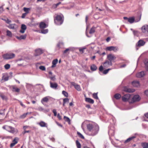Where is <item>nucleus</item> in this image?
<instances>
[{
  "label": "nucleus",
  "instance_id": "51",
  "mask_svg": "<svg viewBox=\"0 0 148 148\" xmlns=\"http://www.w3.org/2000/svg\"><path fill=\"white\" fill-rule=\"evenodd\" d=\"M71 50V47L66 49L64 51V53H66L68 51Z\"/></svg>",
  "mask_w": 148,
  "mask_h": 148
},
{
  "label": "nucleus",
  "instance_id": "41",
  "mask_svg": "<svg viewBox=\"0 0 148 148\" xmlns=\"http://www.w3.org/2000/svg\"><path fill=\"white\" fill-rule=\"evenodd\" d=\"M97 93H94L92 95V97H93L95 99H98V97L97 96Z\"/></svg>",
  "mask_w": 148,
  "mask_h": 148
},
{
  "label": "nucleus",
  "instance_id": "35",
  "mask_svg": "<svg viewBox=\"0 0 148 148\" xmlns=\"http://www.w3.org/2000/svg\"><path fill=\"white\" fill-rule=\"evenodd\" d=\"M96 29V27H92L89 32V33L90 34L94 33L95 31V30Z\"/></svg>",
  "mask_w": 148,
  "mask_h": 148
},
{
  "label": "nucleus",
  "instance_id": "60",
  "mask_svg": "<svg viewBox=\"0 0 148 148\" xmlns=\"http://www.w3.org/2000/svg\"><path fill=\"white\" fill-rule=\"evenodd\" d=\"M49 110V109H44V110L43 111V112L45 113H46L47 112H48Z\"/></svg>",
  "mask_w": 148,
  "mask_h": 148
},
{
  "label": "nucleus",
  "instance_id": "34",
  "mask_svg": "<svg viewBox=\"0 0 148 148\" xmlns=\"http://www.w3.org/2000/svg\"><path fill=\"white\" fill-rule=\"evenodd\" d=\"M114 97L117 100L119 99L121 97V95L119 93L116 94L114 96Z\"/></svg>",
  "mask_w": 148,
  "mask_h": 148
},
{
  "label": "nucleus",
  "instance_id": "31",
  "mask_svg": "<svg viewBox=\"0 0 148 148\" xmlns=\"http://www.w3.org/2000/svg\"><path fill=\"white\" fill-rule=\"evenodd\" d=\"M97 69V67L96 65L94 64L90 66V69L92 71H96Z\"/></svg>",
  "mask_w": 148,
  "mask_h": 148
},
{
  "label": "nucleus",
  "instance_id": "47",
  "mask_svg": "<svg viewBox=\"0 0 148 148\" xmlns=\"http://www.w3.org/2000/svg\"><path fill=\"white\" fill-rule=\"evenodd\" d=\"M0 96L3 100H4L6 99V97L3 94H0Z\"/></svg>",
  "mask_w": 148,
  "mask_h": 148
},
{
  "label": "nucleus",
  "instance_id": "45",
  "mask_svg": "<svg viewBox=\"0 0 148 148\" xmlns=\"http://www.w3.org/2000/svg\"><path fill=\"white\" fill-rule=\"evenodd\" d=\"M62 94L66 97H67L68 96V93L65 91H62Z\"/></svg>",
  "mask_w": 148,
  "mask_h": 148
},
{
  "label": "nucleus",
  "instance_id": "22",
  "mask_svg": "<svg viewBox=\"0 0 148 148\" xmlns=\"http://www.w3.org/2000/svg\"><path fill=\"white\" fill-rule=\"evenodd\" d=\"M138 134L137 133H136L135 134V135L133 136L132 137H130L128 138H127L126 140L124 141V143H126L129 142H130V140H132L133 139L135 138L136 137V136H135L136 135H137Z\"/></svg>",
  "mask_w": 148,
  "mask_h": 148
},
{
  "label": "nucleus",
  "instance_id": "10",
  "mask_svg": "<svg viewBox=\"0 0 148 148\" xmlns=\"http://www.w3.org/2000/svg\"><path fill=\"white\" fill-rule=\"evenodd\" d=\"M103 65L104 67H108L110 65L112 66V63L111 61L106 60L103 63Z\"/></svg>",
  "mask_w": 148,
  "mask_h": 148
},
{
  "label": "nucleus",
  "instance_id": "20",
  "mask_svg": "<svg viewBox=\"0 0 148 148\" xmlns=\"http://www.w3.org/2000/svg\"><path fill=\"white\" fill-rule=\"evenodd\" d=\"M38 124L42 127H47V124L43 121H41Z\"/></svg>",
  "mask_w": 148,
  "mask_h": 148
},
{
  "label": "nucleus",
  "instance_id": "53",
  "mask_svg": "<svg viewBox=\"0 0 148 148\" xmlns=\"http://www.w3.org/2000/svg\"><path fill=\"white\" fill-rule=\"evenodd\" d=\"M38 110L40 111H43L44 110V108L41 107L39 106L38 108Z\"/></svg>",
  "mask_w": 148,
  "mask_h": 148
},
{
  "label": "nucleus",
  "instance_id": "55",
  "mask_svg": "<svg viewBox=\"0 0 148 148\" xmlns=\"http://www.w3.org/2000/svg\"><path fill=\"white\" fill-rule=\"evenodd\" d=\"M27 14L26 13H25L23 14L21 16V18H24Z\"/></svg>",
  "mask_w": 148,
  "mask_h": 148
},
{
  "label": "nucleus",
  "instance_id": "48",
  "mask_svg": "<svg viewBox=\"0 0 148 148\" xmlns=\"http://www.w3.org/2000/svg\"><path fill=\"white\" fill-rule=\"evenodd\" d=\"M49 138L52 142H55V139L54 137H50Z\"/></svg>",
  "mask_w": 148,
  "mask_h": 148
},
{
  "label": "nucleus",
  "instance_id": "59",
  "mask_svg": "<svg viewBox=\"0 0 148 148\" xmlns=\"http://www.w3.org/2000/svg\"><path fill=\"white\" fill-rule=\"evenodd\" d=\"M5 21L8 24H9L10 23H11V21L9 20L8 19H7L5 20Z\"/></svg>",
  "mask_w": 148,
  "mask_h": 148
},
{
  "label": "nucleus",
  "instance_id": "6",
  "mask_svg": "<svg viewBox=\"0 0 148 148\" xmlns=\"http://www.w3.org/2000/svg\"><path fill=\"white\" fill-rule=\"evenodd\" d=\"M145 43V42L143 40H139L138 42L136 44V49L137 50L138 48L137 47H140L143 46Z\"/></svg>",
  "mask_w": 148,
  "mask_h": 148
},
{
  "label": "nucleus",
  "instance_id": "50",
  "mask_svg": "<svg viewBox=\"0 0 148 148\" xmlns=\"http://www.w3.org/2000/svg\"><path fill=\"white\" fill-rule=\"evenodd\" d=\"M69 99L65 98L63 100V102H64V103H66V102H69Z\"/></svg>",
  "mask_w": 148,
  "mask_h": 148
},
{
  "label": "nucleus",
  "instance_id": "42",
  "mask_svg": "<svg viewBox=\"0 0 148 148\" xmlns=\"http://www.w3.org/2000/svg\"><path fill=\"white\" fill-rule=\"evenodd\" d=\"M48 29H42L41 30V33L43 34H46L48 32Z\"/></svg>",
  "mask_w": 148,
  "mask_h": 148
},
{
  "label": "nucleus",
  "instance_id": "56",
  "mask_svg": "<svg viewBox=\"0 0 148 148\" xmlns=\"http://www.w3.org/2000/svg\"><path fill=\"white\" fill-rule=\"evenodd\" d=\"M103 68L102 65H101L99 68V70L100 71H102L103 70Z\"/></svg>",
  "mask_w": 148,
  "mask_h": 148
},
{
  "label": "nucleus",
  "instance_id": "13",
  "mask_svg": "<svg viewBox=\"0 0 148 148\" xmlns=\"http://www.w3.org/2000/svg\"><path fill=\"white\" fill-rule=\"evenodd\" d=\"M50 87L53 89H56L58 87V84L56 83H53L51 81L50 82Z\"/></svg>",
  "mask_w": 148,
  "mask_h": 148
},
{
  "label": "nucleus",
  "instance_id": "3",
  "mask_svg": "<svg viewBox=\"0 0 148 148\" xmlns=\"http://www.w3.org/2000/svg\"><path fill=\"white\" fill-rule=\"evenodd\" d=\"M15 56V54L13 53H7L3 56V58L5 59H9L13 58Z\"/></svg>",
  "mask_w": 148,
  "mask_h": 148
},
{
  "label": "nucleus",
  "instance_id": "61",
  "mask_svg": "<svg viewBox=\"0 0 148 148\" xmlns=\"http://www.w3.org/2000/svg\"><path fill=\"white\" fill-rule=\"evenodd\" d=\"M30 132V131L29 130L26 131L25 130H24V131L23 132V134H24L26 133H29Z\"/></svg>",
  "mask_w": 148,
  "mask_h": 148
},
{
  "label": "nucleus",
  "instance_id": "30",
  "mask_svg": "<svg viewBox=\"0 0 148 148\" xmlns=\"http://www.w3.org/2000/svg\"><path fill=\"white\" fill-rule=\"evenodd\" d=\"M47 78H49L51 80V81H54L56 80L55 75H49L47 77Z\"/></svg>",
  "mask_w": 148,
  "mask_h": 148
},
{
  "label": "nucleus",
  "instance_id": "57",
  "mask_svg": "<svg viewBox=\"0 0 148 148\" xmlns=\"http://www.w3.org/2000/svg\"><path fill=\"white\" fill-rule=\"evenodd\" d=\"M28 114V113H26L24 114L23 115L21 116V117L22 118H24Z\"/></svg>",
  "mask_w": 148,
  "mask_h": 148
},
{
  "label": "nucleus",
  "instance_id": "40",
  "mask_svg": "<svg viewBox=\"0 0 148 148\" xmlns=\"http://www.w3.org/2000/svg\"><path fill=\"white\" fill-rule=\"evenodd\" d=\"M111 69H106L103 71V73L104 74H106L108 73L109 71L111 70Z\"/></svg>",
  "mask_w": 148,
  "mask_h": 148
},
{
  "label": "nucleus",
  "instance_id": "18",
  "mask_svg": "<svg viewBox=\"0 0 148 148\" xmlns=\"http://www.w3.org/2000/svg\"><path fill=\"white\" fill-rule=\"evenodd\" d=\"M21 30L20 31V32L22 34L24 33L25 30L27 29L26 25L24 24H22L21 27Z\"/></svg>",
  "mask_w": 148,
  "mask_h": 148
},
{
  "label": "nucleus",
  "instance_id": "26",
  "mask_svg": "<svg viewBox=\"0 0 148 148\" xmlns=\"http://www.w3.org/2000/svg\"><path fill=\"white\" fill-rule=\"evenodd\" d=\"M18 143V140L16 139V138H15L13 140L12 143L10 145V147H12L14 146Z\"/></svg>",
  "mask_w": 148,
  "mask_h": 148
},
{
  "label": "nucleus",
  "instance_id": "21",
  "mask_svg": "<svg viewBox=\"0 0 148 148\" xmlns=\"http://www.w3.org/2000/svg\"><path fill=\"white\" fill-rule=\"evenodd\" d=\"M71 84L74 86L75 88L78 91H80L81 90V88L79 85L75 84L74 82H72Z\"/></svg>",
  "mask_w": 148,
  "mask_h": 148
},
{
  "label": "nucleus",
  "instance_id": "25",
  "mask_svg": "<svg viewBox=\"0 0 148 148\" xmlns=\"http://www.w3.org/2000/svg\"><path fill=\"white\" fill-rule=\"evenodd\" d=\"M132 85L135 87H138L139 86V83L138 81H134L132 82Z\"/></svg>",
  "mask_w": 148,
  "mask_h": 148
},
{
  "label": "nucleus",
  "instance_id": "17",
  "mask_svg": "<svg viewBox=\"0 0 148 148\" xmlns=\"http://www.w3.org/2000/svg\"><path fill=\"white\" fill-rule=\"evenodd\" d=\"M36 53L35 55L36 56H37L40 55L43 53V51L40 49H38L35 50Z\"/></svg>",
  "mask_w": 148,
  "mask_h": 148
},
{
  "label": "nucleus",
  "instance_id": "49",
  "mask_svg": "<svg viewBox=\"0 0 148 148\" xmlns=\"http://www.w3.org/2000/svg\"><path fill=\"white\" fill-rule=\"evenodd\" d=\"M133 34L134 36H138V32L137 31H133Z\"/></svg>",
  "mask_w": 148,
  "mask_h": 148
},
{
  "label": "nucleus",
  "instance_id": "16",
  "mask_svg": "<svg viewBox=\"0 0 148 148\" xmlns=\"http://www.w3.org/2000/svg\"><path fill=\"white\" fill-rule=\"evenodd\" d=\"M7 127V128L6 130L10 132L13 133L15 132L14 129L13 127L10 126H8V127Z\"/></svg>",
  "mask_w": 148,
  "mask_h": 148
},
{
  "label": "nucleus",
  "instance_id": "37",
  "mask_svg": "<svg viewBox=\"0 0 148 148\" xmlns=\"http://www.w3.org/2000/svg\"><path fill=\"white\" fill-rule=\"evenodd\" d=\"M7 35L10 37L12 36V34L11 32L9 30H7L6 31Z\"/></svg>",
  "mask_w": 148,
  "mask_h": 148
},
{
  "label": "nucleus",
  "instance_id": "54",
  "mask_svg": "<svg viewBox=\"0 0 148 148\" xmlns=\"http://www.w3.org/2000/svg\"><path fill=\"white\" fill-rule=\"evenodd\" d=\"M53 112L54 113V116H57V112L56 110L55 109H53Z\"/></svg>",
  "mask_w": 148,
  "mask_h": 148
},
{
  "label": "nucleus",
  "instance_id": "58",
  "mask_svg": "<svg viewBox=\"0 0 148 148\" xmlns=\"http://www.w3.org/2000/svg\"><path fill=\"white\" fill-rule=\"evenodd\" d=\"M3 11V9L2 6L0 7V13H2Z\"/></svg>",
  "mask_w": 148,
  "mask_h": 148
},
{
  "label": "nucleus",
  "instance_id": "32",
  "mask_svg": "<svg viewBox=\"0 0 148 148\" xmlns=\"http://www.w3.org/2000/svg\"><path fill=\"white\" fill-rule=\"evenodd\" d=\"M15 24H10L9 25L7 26V27L9 29H15Z\"/></svg>",
  "mask_w": 148,
  "mask_h": 148
},
{
  "label": "nucleus",
  "instance_id": "39",
  "mask_svg": "<svg viewBox=\"0 0 148 148\" xmlns=\"http://www.w3.org/2000/svg\"><path fill=\"white\" fill-rule=\"evenodd\" d=\"M64 119L66 121L68 122L69 124L70 123V119L69 118L65 116H64Z\"/></svg>",
  "mask_w": 148,
  "mask_h": 148
},
{
  "label": "nucleus",
  "instance_id": "29",
  "mask_svg": "<svg viewBox=\"0 0 148 148\" xmlns=\"http://www.w3.org/2000/svg\"><path fill=\"white\" fill-rule=\"evenodd\" d=\"M58 60L57 59H55L52 62V65L51 67L52 68H53L55 67L56 66V65L57 63H58Z\"/></svg>",
  "mask_w": 148,
  "mask_h": 148
},
{
  "label": "nucleus",
  "instance_id": "63",
  "mask_svg": "<svg viewBox=\"0 0 148 148\" xmlns=\"http://www.w3.org/2000/svg\"><path fill=\"white\" fill-rule=\"evenodd\" d=\"M145 94L147 97H148V90H145Z\"/></svg>",
  "mask_w": 148,
  "mask_h": 148
},
{
  "label": "nucleus",
  "instance_id": "46",
  "mask_svg": "<svg viewBox=\"0 0 148 148\" xmlns=\"http://www.w3.org/2000/svg\"><path fill=\"white\" fill-rule=\"evenodd\" d=\"M4 68L6 69H8L10 68V65L9 64H6L4 66Z\"/></svg>",
  "mask_w": 148,
  "mask_h": 148
},
{
  "label": "nucleus",
  "instance_id": "62",
  "mask_svg": "<svg viewBox=\"0 0 148 148\" xmlns=\"http://www.w3.org/2000/svg\"><path fill=\"white\" fill-rule=\"evenodd\" d=\"M112 119L113 122V124H115V122H116V120L113 117L112 118Z\"/></svg>",
  "mask_w": 148,
  "mask_h": 148
},
{
  "label": "nucleus",
  "instance_id": "27",
  "mask_svg": "<svg viewBox=\"0 0 148 148\" xmlns=\"http://www.w3.org/2000/svg\"><path fill=\"white\" fill-rule=\"evenodd\" d=\"M11 87L12 88V91L13 92H19L20 91L19 88H17L15 86H11Z\"/></svg>",
  "mask_w": 148,
  "mask_h": 148
},
{
  "label": "nucleus",
  "instance_id": "36",
  "mask_svg": "<svg viewBox=\"0 0 148 148\" xmlns=\"http://www.w3.org/2000/svg\"><path fill=\"white\" fill-rule=\"evenodd\" d=\"M30 8H24L23 10L25 12V13L27 14L29 12Z\"/></svg>",
  "mask_w": 148,
  "mask_h": 148
},
{
  "label": "nucleus",
  "instance_id": "7",
  "mask_svg": "<svg viewBox=\"0 0 148 148\" xmlns=\"http://www.w3.org/2000/svg\"><path fill=\"white\" fill-rule=\"evenodd\" d=\"M140 17H139L138 19H135L133 17H130L128 19V21L130 23H133L135 21V22H138L140 19Z\"/></svg>",
  "mask_w": 148,
  "mask_h": 148
},
{
  "label": "nucleus",
  "instance_id": "52",
  "mask_svg": "<svg viewBox=\"0 0 148 148\" xmlns=\"http://www.w3.org/2000/svg\"><path fill=\"white\" fill-rule=\"evenodd\" d=\"M145 68L147 71H148V62H147L145 63Z\"/></svg>",
  "mask_w": 148,
  "mask_h": 148
},
{
  "label": "nucleus",
  "instance_id": "1",
  "mask_svg": "<svg viewBox=\"0 0 148 148\" xmlns=\"http://www.w3.org/2000/svg\"><path fill=\"white\" fill-rule=\"evenodd\" d=\"M87 127L90 132V135L92 136L97 134L99 130V127L97 124H88L87 125Z\"/></svg>",
  "mask_w": 148,
  "mask_h": 148
},
{
  "label": "nucleus",
  "instance_id": "8",
  "mask_svg": "<svg viewBox=\"0 0 148 148\" xmlns=\"http://www.w3.org/2000/svg\"><path fill=\"white\" fill-rule=\"evenodd\" d=\"M130 96V95L129 94H126L122 97V100L123 101H127L129 99Z\"/></svg>",
  "mask_w": 148,
  "mask_h": 148
},
{
  "label": "nucleus",
  "instance_id": "12",
  "mask_svg": "<svg viewBox=\"0 0 148 148\" xmlns=\"http://www.w3.org/2000/svg\"><path fill=\"white\" fill-rule=\"evenodd\" d=\"M9 76H8L6 73H4L2 74V80L4 81H6L8 80Z\"/></svg>",
  "mask_w": 148,
  "mask_h": 148
},
{
  "label": "nucleus",
  "instance_id": "9",
  "mask_svg": "<svg viewBox=\"0 0 148 148\" xmlns=\"http://www.w3.org/2000/svg\"><path fill=\"white\" fill-rule=\"evenodd\" d=\"M107 58L109 60V61H111V62L116 59V57L114 55L111 54L108 55Z\"/></svg>",
  "mask_w": 148,
  "mask_h": 148
},
{
  "label": "nucleus",
  "instance_id": "14",
  "mask_svg": "<svg viewBox=\"0 0 148 148\" xmlns=\"http://www.w3.org/2000/svg\"><path fill=\"white\" fill-rule=\"evenodd\" d=\"M142 30L143 33H148V25H145L142 27Z\"/></svg>",
  "mask_w": 148,
  "mask_h": 148
},
{
  "label": "nucleus",
  "instance_id": "19",
  "mask_svg": "<svg viewBox=\"0 0 148 148\" xmlns=\"http://www.w3.org/2000/svg\"><path fill=\"white\" fill-rule=\"evenodd\" d=\"M50 98L49 96H47L43 98L41 100V103L44 105V102H47Z\"/></svg>",
  "mask_w": 148,
  "mask_h": 148
},
{
  "label": "nucleus",
  "instance_id": "2",
  "mask_svg": "<svg viewBox=\"0 0 148 148\" xmlns=\"http://www.w3.org/2000/svg\"><path fill=\"white\" fill-rule=\"evenodd\" d=\"M62 15H57L56 19H54V22L57 25H61L63 23V20L62 19Z\"/></svg>",
  "mask_w": 148,
  "mask_h": 148
},
{
  "label": "nucleus",
  "instance_id": "64",
  "mask_svg": "<svg viewBox=\"0 0 148 148\" xmlns=\"http://www.w3.org/2000/svg\"><path fill=\"white\" fill-rule=\"evenodd\" d=\"M110 40V37H108L106 39V40L107 42H109Z\"/></svg>",
  "mask_w": 148,
  "mask_h": 148
},
{
  "label": "nucleus",
  "instance_id": "4",
  "mask_svg": "<svg viewBox=\"0 0 148 148\" xmlns=\"http://www.w3.org/2000/svg\"><path fill=\"white\" fill-rule=\"evenodd\" d=\"M105 50L106 51H113L114 52L117 51L119 49L116 46H111L107 47Z\"/></svg>",
  "mask_w": 148,
  "mask_h": 148
},
{
  "label": "nucleus",
  "instance_id": "5",
  "mask_svg": "<svg viewBox=\"0 0 148 148\" xmlns=\"http://www.w3.org/2000/svg\"><path fill=\"white\" fill-rule=\"evenodd\" d=\"M140 100V98L138 95H135L132 98L131 101H129L130 103H132L134 102L138 101Z\"/></svg>",
  "mask_w": 148,
  "mask_h": 148
},
{
  "label": "nucleus",
  "instance_id": "44",
  "mask_svg": "<svg viewBox=\"0 0 148 148\" xmlns=\"http://www.w3.org/2000/svg\"><path fill=\"white\" fill-rule=\"evenodd\" d=\"M77 134L80 138L82 139H84V136L79 132H77Z\"/></svg>",
  "mask_w": 148,
  "mask_h": 148
},
{
  "label": "nucleus",
  "instance_id": "11",
  "mask_svg": "<svg viewBox=\"0 0 148 148\" xmlns=\"http://www.w3.org/2000/svg\"><path fill=\"white\" fill-rule=\"evenodd\" d=\"M145 75V72L143 71H142L141 72L138 73L136 74V76L138 78H141L144 76Z\"/></svg>",
  "mask_w": 148,
  "mask_h": 148
},
{
  "label": "nucleus",
  "instance_id": "23",
  "mask_svg": "<svg viewBox=\"0 0 148 148\" xmlns=\"http://www.w3.org/2000/svg\"><path fill=\"white\" fill-rule=\"evenodd\" d=\"M39 27L40 28L43 29L46 28L47 26L45 23L42 22L40 23Z\"/></svg>",
  "mask_w": 148,
  "mask_h": 148
},
{
  "label": "nucleus",
  "instance_id": "15",
  "mask_svg": "<svg viewBox=\"0 0 148 148\" xmlns=\"http://www.w3.org/2000/svg\"><path fill=\"white\" fill-rule=\"evenodd\" d=\"M124 90L125 92H133L135 91L134 89L129 88L126 87H124Z\"/></svg>",
  "mask_w": 148,
  "mask_h": 148
},
{
  "label": "nucleus",
  "instance_id": "28",
  "mask_svg": "<svg viewBox=\"0 0 148 148\" xmlns=\"http://www.w3.org/2000/svg\"><path fill=\"white\" fill-rule=\"evenodd\" d=\"M85 101L91 104H93L94 103V100L90 98H86Z\"/></svg>",
  "mask_w": 148,
  "mask_h": 148
},
{
  "label": "nucleus",
  "instance_id": "33",
  "mask_svg": "<svg viewBox=\"0 0 148 148\" xmlns=\"http://www.w3.org/2000/svg\"><path fill=\"white\" fill-rule=\"evenodd\" d=\"M141 145L143 148H148V143L146 142L142 143Z\"/></svg>",
  "mask_w": 148,
  "mask_h": 148
},
{
  "label": "nucleus",
  "instance_id": "24",
  "mask_svg": "<svg viewBox=\"0 0 148 148\" xmlns=\"http://www.w3.org/2000/svg\"><path fill=\"white\" fill-rule=\"evenodd\" d=\"M26 35H22L19 36H16V37L19 40H24L26 38Z\"/></svg>",
  "mask_w": 148,
  "mask_h": 148
},
{
  "label": "nucleus",
  "instance_id": "43",
  "mask_svg": "<svg viewBox=\"0 0 148 148\" xmlns=\"http://www.w3.org/2000/svg\"><path fill=\"white\" fill-rule=\"evenodd\" d=\"M39 69L42 71H45L46 70V68L45 67L43 66H40L39 67Z\"/></svg>",
  "mask_w": 148,
  "mask_h": 148
},
{
  "label": "nucleus",
  "instance_id": "38",
  "mask_svg": "<svg viewBox=\"0 0 148 148\" xmlns=\"http://www.w3.org/2000/svg\"><path fill=\"white\" fill-rule=\"evenodd\" d=\"M76 143L77 147V148H81V144H80V143L79 142L78 140H76Z\"/></svg>",
  "mask_w": 148,
  "mask_h": 148
}]
</instances>
